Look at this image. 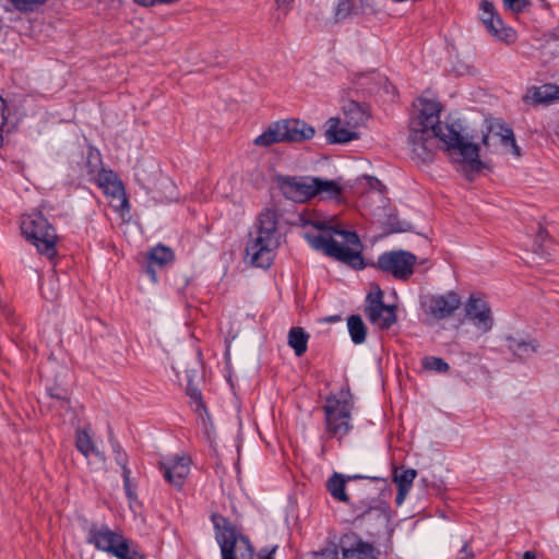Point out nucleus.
Instances as JSON below:
<instances>
[{"label":"nucleus","mask_w":559,"mask_h":559,"mask_svg":"<svg viewBox=\"0 0 559 559\" xmlns=\"http://www.w3.org/2000/svg\"><path fill=\"white\" fill-rule=\"evenodd\" d=\"M461 305L460 296L455 292H447L443 295H432L426 304V312L433 319L443 320L450 318Z\"/></svg>","instance_id":"4468645a"},{"label":"nucleus","mask_w":559,"mask_h":559,"mask_svg":"<svg viewBox=\"0 0 559 559\" xmlns=\"http://www.w3.org/2000/svg\"><path fill=\"white\" fill-rule=\"evenodd\" d=\"M341 320H342L341 316L335 314V316H328V317L321 318V319H319V322L335 323V322H340Z\"/></svg>","instance_id":"49530a36"},{"label":"nucleus","mask_w":559,"mask_h":559,"mask_svg":"<svg viewBox=\"0 0 559 559\" xmlns=\"http://www.w3.org/2000/svg\"><path fill=\"white\" fill-rule=\"evenodd\" d=\"M324 409L329 433L338 439L345 437L349 430V405L346 397L328 399Z\"/></svg>","instance_id":"9d476101"},{"label":"nucleus","mask_w":559,"mask_h":559,"mask_svg":"<svg viewBox=\"0 0 559 559\" xmlns=\"http://www.w3.org/2000/svg\"><path fill=\"white\" fill-rule=\"evenodd\" d=\"M380 551L374 542H365L355 535V544L352 545V559H379Z\"/></svg>","instance_id":"b1692460"},{"label":"nucleus","mask_w":559,"mask_h":559,"mask_svg":"<svg viewBox=\"0 0 559 559\" xmlns=\"http://www.w3.org/2000/svg\"><path fill=\"white\" fill-rule=\"evenodd\" d=\"M347 539V534H343L337 542H331L321 551L312 552V559H347L349 557Z\"/></svg>","instance_id":"412c9836"},{"label":"nucleus","mask_w":559,"mask_h":559,"mask_svg":"<svg viewBox=\"0 0 559 559\" xmlns=\"http://www.w3.org/2000/svg\"><path fill=\"white\" fill-rule=\"evenodd\" d=\"M86 542L93 545L97 550L108 552L118 559H124L132 550L128 538L123 537L118 532L111 531L105 524H91L87 531Z\"/></svg>","instance_id":"6e6552de"},{"label":"nucleus","mask_w":559,"mask_h":559,"mask_svg":"<svg viewBox=\"0 0 559 559\" xmlns=\"http://www.w3.org/2000/svg\"><path fill=\"white\" fill-rule=\"evenodd\" d=\"M362 249L364 246L358 234L352 230V269L354 270H364L368 265H374L373 263L367 262L362 257Z\"/></svg>","instance_id":"bb28decb"},{"label":"nucleus","mask_w":559,"mask_h":559,"mask_svg":"<svg viewBox=\"0 0 559 559\" xmlns=\"http://www.w3.org/2000/svg\"><path fill=\"white\" fill-rule=\"evenodd\" d=\"M359 520H360V516H359V515H357V516L355 518V522H358Z\"/></svg>","instance_id":"680f3d73"},{"label":"nucleus","mask_w":559,"mask_h":559,"mask_svg":"<svg viewBox=\"0 0 559 559\" xmlns=\"http://www.w3.org/2000/svg\"><path fill=\"white\" fill-rule=\"evenodd\" d=\"M530 97L536 104H550L559 102V86L556 84H544L543 86H534L530 91Z\"/></svg>","instance_id":"5701e85b"},{"label":"nucleus","mask_w":559,"mask_h":559,"mask_svg":"<svg viewBox=\"0 0 559 559\" xmlns=\"http://www.w3.org/2000/svg\"><path fill=\"white\" fill-rule=\"evenodd\" d=\"M383 299V290L374 285L365 298L364 313L372 325L386 331L397 322V306L385 305Z\"/></svg>","instance_id":"0eeeda50"},{"label":"nucleus","mask_w":559,"mask_h":559,"mask_svg":"<svg viewBox=\"0 0 559 559\" xmlns=\"http://www.w3.org/2000/svg\"><path fill=\"white\" fill-rule=\"evenodd\" d=\"M159 471L167 483L180 489L190 473V459L187 456H171L159 462Z\"/></svg>","instance_id":"2eb2a0df"},{"label":"nucleus","mask_w":559,"mask_h":559,"mask_svg":"<svg viewBox=\"0 0 559 559\" xmlns=\"http://www.w3.org/2000/svg\"><path fill=\"white\" fill-rule=\"evenodd\" d=\"M308 334L301 328H292L288 333V344L297 356L307 350Z\"/></svg>","instance_id":"cd10ccee"},{"label":"nucleus","mask_w":559,"mask_h":559,"mask_svg":"<svg viewBox=\"0 0 559 559\" xmlns=\"http://www.w3.org/2000/svg\"><path fill=\"white\" fill-rule=\"evenodd\" d=\"M464 311L465 318L483 334L492 330L495 319L485 297L475 294L469 295Z\"/></svg>","instance_id":"9b49d317"},{"label":"nucleus","mask_w":559,"mask_h":559,"mask_svg":"<svg viewBox=\"0 0 559 559\" xmlns=\"http://www.w3.org/2000/svg\"><path fill=\"white\" fill-rule=\"evenodd\" d=\"M282 142H302L313 138L314 129L302 120L287 119L276 122Z\"/></svg>","instance_id":"dca6fc26"},{"label":"nucleus","mask_w":559,"mask_h":559,"mask_svg":"<svg viewBox=\"0 0 559 559\" xmlns=\"http://www.w3.org/2000/svg\"><path fill=\"white\" fill-rule=\"evenodd\" d=\"M41 294H43V296H44L46 299H48V300H52V299H55V298H56V296H55L52 293L47 294V293H46V290H45V288H44V286H41Z\"/></svg>","instance_id":"3c124183"},{"label":"nucleus","mask_w":559,"mask_h":559,"mask_svg":"<svg viewBox=\"0 0 559 559\" xmlns=\"http://www.w3.org/2000/svg\"><path fill=\"white\" fill-rule=\"evenodd\" d=\"M277 549V546H274L272 549H262L259 554V559H274V554Z\"/></svg>","instance_id":"c03bdc74"},{"label":"nucleus","mask_w":559,"mask_h":559,"mask_svg":"<svg viewBox=\"0 0 559 559\" xmlns=\"http://www.w3.org/2000/svg\"><path fill=\"white\" fill-rule=\"evenodd\" d=\"M508 349L520 360L531 358L538 348V343L535 340H525L512 335L504 337Z\"/></svg>","instance_id":"aec40b11"},{"label":"nucleus","mask_w":559,"mask_h":559,"mask_svg":"<svg viewBox=\"0 0 559 559\" xmlns=\"http://www.w3.org/2000/svg\"><path fill=\"white\" fill-rule=\"evenodd\" d=\"M130 476H131V471H124V473H122L123 487L126 490V495L130 500H132V499H135V492L132 488Z\"/></svg>","instance_id":"a19ab883"},{"label":"nucleus","mask_w":559,"mask_h":559,"mask_svg":"<svg viewBox=\"0 0 559 559\" xmlns=\"http://www.w3.org/2000/svg\"><path fill=\"white\" fill-rule=\"evenodd\" d=\"M371 120L370 105L352 99V141L359 139L367 132Z\"/></svg>","instance_id":"f3484780"},{"label":"nucleus","mask_w":559,"mask_h":559,"mask_svg":"<svg viewBox=\"0 0 559 559\" xmlns=\"http://www.w3.org/2000/svg\"><path fill=\"white\" fill-rule=\"evenodd\" d=\"M277 186L282 194L294 202H306L317 195L337 198L340 186L333 180L310 176H277Z\"/></svg>","instance_id":"20e7f679"},{"label":"nucleus","mask_w":559,"mask_h":559,"mask_svg":"<svg viewBox=\"0 0 559 559\" xmlns=\"http://www.w3.org/2000/svg\"><path fill=\"white\" fill-rule=\"evenodd\" d=\"M100 156L96 152H90L87 155L86 166L88 168L87 174L91 176V178L94 180L97 176V165L100 164Z\"/></svg>","instance_id":"4c0bfd02"},{"label":"nucleus","mask_w":559,"mask_h":559,"mask_svg":"<svg viewBox=\"0 0 559 559\" xmlns=\"http://www.w3.org/2000/svg\"><path fill=\"white\" fill-rule=\"evenodd\" d=\"M374 509H377V507L369 506L368 512H366L364 514V516L361 518V521H371L372 520V510H374Z\"/></svg>","instance_id":"8fccbe9b"},{"label":"nucleus","mask_w":559,"mask_h":559,"mask_svg":"<svg viewBox=\"0 0 559 559\" xmlns=\"http://www.w3.org/2000/svg\"><path fill=\"white\" fill-rule=\"evenodd\" d=\"M349 16V0H337L334 8V20L341 22Z\"/></svg>","instance_id":"c9c22d12"},{"label":"nucleus","mask_w":559,"mask_h":559,"mask_svg":"<svg viewBox=\"0 0 559 559\" xmlns=\"http://www.w3.org/2000/svg\"><path fill=\"white\" fill-rule=\"evenodd\" d=\"M211 521L215 539L221 548L222 559H254V549L249 538L237 532L236 526L225 516L213 513Z\"/></svg>","instance_id":"39448f33"},{"label":"nucleus","mask_w":559,"mask_h":559,"mask_svg":"<svg viewBox=\"0 0 559 559\" xmlns=\"http://www.w3.org/2000/svg\"><path fill=\"white\" fill-rule=\"evenodd\" d=\"M21 229L25 238L36 246L39 253L45 254L48 259L56 257L58 236L53 226L41 212H33L24 216Z\"/></svg>","instance_id":"423d86ee"},{"label":"nucleus","mask_w":559,"mask_h":559,"mask_svg":"<svg viewBox=\"0 0 559 559\" xmlns=\"http://www.w3.org/2000/svg\"><path fill=\"white\" fill-rule=\"evenodd\" d=\"M408 492H409L408 489L397 488V493H396V497H395V502H396L397 506H401L404 502V500H405V498H406Z\"/></svg>","instance_id":"a18cd8bd"},{"label":"nucleus","mask_w":559,"mask_h":559,"mask_svg":"<svg viewBox=\"0 0 559 559\" xmlns=\"http://www.w3.org/2000/svg\"><path fill=\"white\" fill-rule=\"evenodd\" d=\"M341 119L332 117L326 121L325 136L329 143H347L349 142V130L341 128Z\"/></svg>","instance_id":"393cba45"},{"label":"nucleus","mask_w":559,"mask_h":559,"mask_svg":"<svg viewBox=\"0 0 559 559\" xmlns=\"http://www.w3.org/2000/svg\"><path fill=\"white\" fill-rule=\"evenodd\" d=\"M278 218L280 213L274 207H266L258 215L255 235L250 234L246 246V254L252 265L266 269L272 264L273 252L281 243Z\"/></svg>","instance_id":"f03ea898"},{"label":"nucleus","mask_w":559,"mask_h":559,"mask_svg":"<svg viewBox=\"0 0 559 559\" xmlns=\"http://www.w3.org/2000/svg\"><path fill=\"white\" fill-rule=\"evenodd\" d=\"M360 478H362V476H360V475H352L350 476L352 480H356V479H360Z\"/></svg>","instance_id":"4d7b16f0"},{"label":"nucleus","mask_w":559,"mask_h":559,"mask_svg":"<svg viewBox=\"0 0 559 559\" xmlns=\"http://www.w3.org/2000/svg\"><path fill=\"white\" fill-rule=\"evenodd\" d=\"M346 479L342 474L334 473L326 481V488L333 499L347 502L348 497L345 491Z\"/></svg>","instance_id":"a878e982"},{"label":"nucleus","mask_w":559,"mask_h":559,"mask_svg":"<svg viewBox=\"0 0 559 559\" xmlns=\"http://www.w3.org/2000/svg\"><path fill=\"white\" fill-rule=\"evenodd\" d=\"M0 100L2 102V105H3V107H4V106H5V102H4V99L2 98V96H0Z\"/></svg>","instance_id":"052dcab7"},{"label":"nucleus","mask_w":559,"mask_h":559,"mask_svg":"<svg viewBox=\"0 0 559 559\" xmlns=\"http://www.w3.org/2000/svg\"><path fill=\"white\" fill-rule=\"evenodd\" d=\"M479 11L480 21L497 40L508 45L516 40V32L512 27L504 25L492 2L483 0Z\"/></svg>","instance_id":"f8f14e48"},{"label":"nucleus","mask_w":559,"mask_h":559,"mask_svg":"<svg viewBox=\"0 0 559 559\" xmlns=\"http://www.w3.org/2000/svg\"><path fill=\"white\" fill-rule=\"evenodd\" d=\"M293 1L294 0H275V3H276L278 9L287 10Z\"/></svg>","instance_id":"09e8293b"},{"label":"nucleus","mask_w":559,"mask_h":559,"mask_svg":"<svg viewBox=\"0 0 559 559\" xmlns=\"http://www.w3.org/2000/svg\"><path fill=\"white\" fill-rule=\"evenodd\" d=\"M187 394L188 396L197 404V408L205 409L204 403L202 401V394L201 391L192 385L191 382L187 385Z\"/></svg>","instance_id":"ea45409f"},{"label":"nucleus","mask_w":559,"mask_h":559,"mask_svg":"<svg viewBox=\"0 0 559 559\" xmlns=\"http://www.w3.org/2000/svg\"><path fill=\"white\" fill-rule=\"evenodd\" d=\"M75 447L80 453L88 459L91 454H95L103 463L105 462V455L98 451L94 444L92 437L85 429H78L75 433Z\"/></svg>","instance_id":"4be33fe9"},{"label":"nucleus","mask_w":559,"mask_h":559,"mask_svg":"<svg viewBox=\"0 0 559 559\" xmlns=\"http://www.w3.org/2000/svg\"><path fill=\"white\" fill-rule=\"evenodd\" d=\"M474 552L468 543H464L456 559H473Z\"/></svg>","instance_id":"37998d69"},{"label":"nucleus","mask_w":559,"mask_h":559,"mask_svg":"<svg viewBox=\"0 0 559 559\" xmlns=\"http://www.w3.org/2000/svg\"><path fill=\"white\" fill-rule=\"evenodd\" d=\"M97 186L107 197L116 200L115 207L120 211H129L130 205L126 195L124 187L118 175L110 169H100L94 179Z\"/></svg>","instance_id":"ddd939ff"},{"label":"nucleus","mask_w":559,"mask_h":559,"mask_svg":"<svg viewBox=\"0 0 559 559\" xmlns=\"http://www.w3.org/2000/svg\"><path fill=\"white\" fill-rule=\"evenodd\" d=\"M378 533H379V531H378V530H377V531H369V532H368V535H369L371 538H373V537H376V536L378 535Z\"/></svg>","instance_id":"6e6d98bb"},{"label":"nucleus","mask_w":559,"mask_h":559,"mask_svg":"<svg viewBox=\"0 0 559 559\" xmlns=\"http://www.w3.org/2000/svg\"><path fill=\"white\" fill-rule=\"evenodd\" d=\"M112 450H114V453H115V461L121 467L122 473H124V471H130V468L128 467V455L122 450L120 444L119 443H115L112 445Z\"/></svg>","instance_id":"e433bc0d"},{"label":"nucleus","mask_w":559,"mask_h":559,"mask_svg":"<svg viewBox=\"0 0 559 559\" xmlns=\"http://www.w3.org/2000/svg\"><path fill=\"white\" fill-rule=\"evenodd\" d=\"M492 136L498 138L502 145L511 146L513 152L519 155V147L515 143L514 134L509 126L502 123L501 121L489 123L487 126V132L483 134V144L488 147Z\"/></svg>","instance_id":"a211bd4d"},{"label":"nucleus","mask_w":559,"mask_h":559,"mask_svg":"<svg viewBox=\"0 0 559 559\" xmlns=\"http://www.w3.org/2000/svg\"><path fill=\"white\" fill-rule=\"evenodd\" d=\"M522 559H536V556L533 551H525L522 556Z\"/></svg>","instance_id":"603ef678"},{"label":"nucleus","mask_w":559,"mask_h":559,"mask_svg":"<svg viewBox=\"0 0 559 559\" xmlns=\"http://www.w3.org/2000/svg\"><path fill=\"white\" fill-rule=\"evenodd\" d=\"M416 261L415 254L400 250L380 254L376 265L379 270L391 274L396 280L407 281L414 273Z\"/></svg>","instance_id":"1a4fd4ad"},{"label":"nucleus","mask_w":559,"mask_h":559,"mask_svg":"<svg viewBox=\"0 0 559 559\" xmlns=\"http://www.w3.org/2000/svg\"><path fill=\"white\" fill-rule=\"evenodd\" d=\"M506 10H510L513 13H522L530 5L528 0H503Z\"/></svg>","instance_id":"58836bf2"},{"label":"nucleus","mask_w":559,"mask_h":559,"mask_svg":"<svg viewBox=\"0 0 559 559\" xmlns=\"http://www.w3.org/2000/svg\"><path fill=\"white\" fill-rule=\"evenodd\" d=\"M350 10H352V13H355V14H357L359 12V8L356 7L353 2H352Z\"/></svg>","instance_id":"5fc2aeb1"},{"label":"nucleus","mask_w":559,"mask_h":559,"mask_svg":"<svg viewBox=\"0 0 559 559\" xmlns=\"http://www.w3.org/2000/svg\"><path fill=\"white\" fill-rule=\"evenodd\" d=\"M13 7L24 13L34 12L38 7L47 0H10Z\"/></svg>","instance_id":"f704fd0d"},{"label":"nucleus","mask_w":559,"mask_h":559,"mask_svg":"<svg viewBox=\"0 0 559 559\" xmlns=\"http://www.w3.org/2000/svg\"><path fill=\"white\" fill-rule=\"evenodd\" d=\"M367 326L359 314H352V342L354 344L365 343Z\"/></svg>","instance_id":"473e14b6"},{"label":"nucleus","mask_w":559,"mask_h":559,"mask_svg":"<svg viewBox=\"0 0 559 559\" xmlns=\"http://www.w3.org/2000/svg\"><path fill=\"white\" fill-rule=\"evenodd\" d=\"M282 142L280 130L276 128V122L272 123L262 134L257 136L253 143L258 146L267 147L274 143Z\"/></svg>","instance_id":"2f4dec72"},{"label":"nucleus","mask_w":559,"mask_h":559,"mask_svg":"<svg viewBox=\"0 0 559 559\" xmlns=\"http://www.w3.org/2000/svg\"><path fill=\"white\" fill-rule=\"evenodd\" d=\"M441 104L437 100L419 98L418 112L409 121L408 144L414 157L427 163L433 159L437 140L444 143L448 151H456L472 170L479 171V146L466 141L453 124L440 122Z\"/></svg>","instance_id":"f257e3e1"},{"label":"nucleus","mask_w":559,"mask_h":559,"mask_svg":"<svg viewBox=\"0 0 559 559\" xmlns=\"http://www.w3.org/2000/svg\"><path fill=\"white\" fill-rule=\"evenodd\" d=\"M147 258L151 264L164 266L174 260V252L171 251V249L158 245L150 251Z\"/></svg>","instance_id":"c756f323"},{"label":"nucleus","mask_w":559,"mask_h":559,"mask_svg":"<svg viewBox=\"0 0 559 559\" xmlns=\"http://www.w3.org/2000/svg\"><path fill=\"white\" fill-rule=\"evenodd\" d=\"M153 265L154 264H151V262H147L146 273L150 275V277L153 282H156L157 276H156V272H155Z\"/></svg>","instance_id":"de8ad7c7"},{"label":"nucleus","mask_w":559,"mask_h":559,"mask_svg":"<svg viewBox=\"0 0 559 559\" xmlns=\"http://www.w3.org/2000/svg\"><path fill=\"white\" fill-rule=\"evenodd\" d=\"M345 320H346V323H347V328L349 329V317H347Z\"/></svg>","instance_id":"bf43d9fd"},{"label":"nucleus","mask_w":559,"mask_h":559,"mask_svg":"<svg viewBox=\"0 0 559 559\" xmlns=\"http://www.w3.org/2000/svg\"><path fill=\"white\" fill-rule=\"evenodd\" d=\"M417 472L414 468L400 467L394 471L393 479L397 488L411 490Z\"/></svg>","instance_id":"7c9ffc66"},{"label":"nucleus","mask_w":559,"mask_h":559,"mask_svg":"<svg viewBox=\"0 0 559 559\" xmlns=\"http://www.w3.org/2000/svg\"><path fill=\"white\" fill-rule=\"evenodd\" d=\"M547 235H548V234H547V230H546V229H544V228H539L538 237H539L540 239H544Z\"/></svg>","instance_id":"864d4df0"},{"label":"nucleus","mask_w":559,"mask_h":559,"mask_svg":"<svg viewBox=\"0 0 559 559\" xmlns=\"http://www.w3.org/2000/svg\"><path fill=\"white\" fill-rule=\"evenodd\" d=\"M405 230H406L405 228L397 229V231H405Z\"/></svg>","instance_id":"0e129e2a"},{"label":"nucleus","mask_w":559,"mask_h":559,"mask_svg":"<svg viewBox=\"0 0 559 559\" xmlns=\"http://www.w3.org/2000/svg\"><path fill=\"white\" fill-rule=\"evenodd\" d=\"M379 75L376 71H368L355 75V84H357L362 93H373L380 84Z\"/></svg>","instance_id":"c85d7f7f"},{"label":"nucleus","mask_w":559,"mask_h":559,"mask_svg":"<svg viewBox=\"0 0 559 559\" xmlns=\"http://www.w3.org/2000/svg\"><path fill=\"white\" fill-rule=\"evenodd\" d=\"M384 186L382 182L369 175H362L355 179V182L352 185V195H357L359 198L374 195L377 198L382 197V191Z\"/></svg>","instance_id":"6ab92c4d"},{"label":"nucleus","mask_w":559,"mask_h":559,"mask_svg":"<svg viewBox=\"0 0 559 559\" xmlns=\"http://www.w3.org/2000/svg\"><path fill=\"white\" fill-rule=\"evenodd\" d=\"M377 519H378L379 521L383 522V521H382V518H381L380 515H377Z\"/></svg>","instance_id":"e2e57ef3"},{"label":"nucleus","mask_w":559,"mask_h":559,"mask_svg":"<svg viewBox=\"0 0 559 559\" xmlns=\"http://www.w3.org/2000/svg\"><path fill=\"white\" fill-rule=\"evenodd\" d=\"M51 396H52V397H56V399H62V396H61V395H59L58 393H55V394H52V393H51Z\"/></svg>","instance_id":"13d9d810"},{"label":"nucleus","mask_w":559,"mask_h":559,"mask_svg":"<svg viewBox=\"0 0 559 559\" xmlns=\"http://www.w3.org/2000/svg\"><path fill=\"white\" fill-rule=\"evenodd\" d=\"M135 3L142 7H154L157 4H171L178 0H133Z\"/></svg>","instance_id":"79ce46f5"},{"label":"nucleus","mask_w":559,"mask_h":559,"mask_svg":"<svg viewBox=\"0 0 559 559\" xmlns=\"http://www.w3.org/2000/svg\"><path fill=\"white\" fill-rule=\"evenodd\" d=\"M421 366L426 370H431L439 373H445L450 369L449 364L444 359L436 356H425L421 359Z\"/></svg>","instance_id":"72a5a7b5"},{"label":"nucleus","mask_w":559,"mask_h":559,"mask_svg":"<svg viewBox=\"0 0 559 559\" xmlns=\"http://www.w3.org/2000/svg\"><path fill=\"white\" fill-rule=\"evenodd\" d=\"M300 225L304 228L309 226L322 234H311L306 231L304 237L310 246L326 255L334 258L343 263L349 264V230L341 228L334 219H314L308 216H299Z\"/></svg>","instance_id":"7ed1b4c3"}]
</instances>
